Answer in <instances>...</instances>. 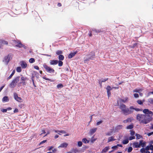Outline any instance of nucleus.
Wrapping results in <instances>:
<instances>
[{
  "label": "nucleus",
  "mask_w": 153,
  "mask_h": 153,
  "mask_svg": "<svg viewBox=\"0 0 153 153\" xmlns=\"http://www.w3.org/2000/svg\"><path fill=\"white\" fill-rule=\"evenodd\" d=\"M64 56L62 54H60L58 56V59L59 60L62 61L64 60Z\"/></svg>",
  "instance_id": "27"
},
{
  "label": "nucleus",
  "mask_w": 153,
  "mask_h": 153,
  "mask_svg": "<svg viewBox=\"0 0 153 153\" xmlns=\"http://www.w3.org/2000/svg\"><path fill=\"white\" fill-rule=\"evenodd\" d=\"M27 79V77L22 76L21 78V82L20 83L22 84L23 85H26L25 81Z\"/></svg>",
  "instance_id": "8"
},
{
  "label": "nucleus",
  "mask_w": 153,
  "mask_h": 153,
  "mask_svg": "<svg viewBox=\"0 0 153 153\" xmlns=\"http://www.w3.org/2000/svg\"><path fill=\"white\" fill-rule=\"evenodd\" d=\"M7 109H3L1 110V111L3 112H7Z\"/></svg>",
  "instance_id": "58"
},
{
  "label": "nucleus",
  "mask_w": 153,
  "mask_h": 153,
  "mask_svg": "<svg viewBox=\"0 0 153 153\" xmlns=\"http://www.w3.org/2000/svg\"><path fill=\"white\" fill-rule=\"evenodd\" d=\"M19 111L18 109L17 108H16L15 109L14 111H13L14 113H17Z\"/></svg>",
  "instance_id": "62"
},
{
  "label": "nucleus",
  "mask_w": 153,
  "mask_h": 153,
  "mask_svg": "<svg viewBox=\"0 0 153 153\" xmlns=\"http://www.w3.org/2000/svg\"><path fill=\"white\" fill-rule=\"evenodd\" d=\"M57 87L58 88H62L63 87V85L62 84H60L57 85Z\"/></svg>",
  "instance_id": "48"
},
{
  "label": "nucleus",
  "mask_w": 153,
  "mask_h": 153,
  "mask_svg": "<svg viewBox=\"0 0 153 153\" xmlns=\"http://www.w3.org/2000/svg\"><path fill=\"white\" fill-rule=\"evenodd\" d=\"M102 120H100V121H98L96 123V125L97 126H98L100 125V124L102 123Z\"/></svg>",
  "instance_id": "51"
},
{
  "label": "nucleus",
  "mask_w": 153,
  "mask_h": 153,
  "mask_svg": "<svg viewBox=\"0 0 153 153\" xmlns=\"http://www.w3.org/2000/svg\"><path fill=\"white\" fill-rule=\"evenodd\" d=\"M14 99L17 101L21 102L23 101L22 99L18 96L17 94L16 93H14Z\"/></svg>",
  "instance_id": "4"
},
{
  "label": "nucleus",
  "mask_w": 153,
  "mask_h": 153,
  "mask_svg": "<svg viewBox=\"0 0 153 153\" xmlns=\"http://www.w3.org/2000/svg\"><path fill=\"white\" fill-rule=\"evenodd\" d=\"M73 152L74 153H78L79 152V151L77 148H73Z\"/></svg>",
  "instance_id": "44"
},
{
  "label": "nucleus",
  "mask_w": 153,
  "mask_h": 153,
  "mask_svg": "<svg viewBox=\"0 0 153 153\" xmlns=\"http://www.w3.org/2000/svg\"><path fill=\"white\" fill-rule=\"evenodd\" d=\"M134 97L135 98H138L139 97L138 94L137 93L134 94Z\"/></svg>",
  "instance_id": "53"
},
{
  "label": "nucleus",
  "mask_w": 153,
  "mask_h": 153,
  "mask_svg": "<svg viewBox=\"0 0 153 153\" xmlns=\"http://www.w3.org/2000/svg\"><path fill=\"white\" fill-rule=\"evenodd\" d=\"M88 57L89 58L90 60H92L95 57V54L94 53H92L91 54H89L87 55Z\"/></svg>",
  "instance_id": "12"
},
{
  "label": "nucleus",
  "mask_w": 153,
  "mask_h": 153,
  "mask_svg": "<svg viewBox=\"0 0 153 153\" xmlns=\"http://www.w3.org/2000/svg\"><path fill=\"white\" fill-rule=\"evenodd\" d=\"M20 64L21 67L22 68H25L27 66V64L24 61H21Z\"/></svg>",
  "instance_id": "10"
},
{
  "label": "nucleus",
  "mask_w": 153,
  "mask_h": 153,
  "mask_svg": "<svg viewBox=\"0 0 153 153\" xmlns=\"http://www.w3.org/2000/svg\"><path fill=\"white\" fill-rule=\"evenodd\" d=\"M132 149H133L132 147H130L128 148L127 152L128 153L131 152L132 150Z\"/></svg>",
  "instance_id": "47"
},
{
  "label": "nucleus",
  "mask_w": 153,
  "mask_h": 153,
  "mask_svg": "<svg viewBox=\"0 0 153 153\" xmlns=\"http://www.w3.org/2000/svg\"><path fill=\"white\" fill-rule=\"evenodd\" d=\"M148 102L150 104H153V99L149 98L148 100Z\"/></svg>",
  "instance_id": "43"
},
{
  "label": "nucleus",
  "mask_w": 153,
  "mask_h": 153,
  "mask_svg": "<svg viewBox=\"0 0 153 153\" xmlns=\"http://www.w3.org/2000/svg\"><path fill=\"white\" fill-rule=\"evenodd\" d=\"M153 112L152 111H149H149H148L147 113V115L146 116H147V117H151L152 118V115Z\"/></svg>",
  "instance_id": "24"
},
{
  "label": "nucleus",
  "mask_w": 153,
  "mask_h": 153,
  "mask_svg": "<svg viewBox=\"0 0 153 153\" xmlns=\"http://www.w3.org/2000/svg\"><path fill=\"white\" fill-rule=\"evenodd\" d=\"M76 53V52H71L68 55V58L69 59L71 58L75 55Z\"/></svg>",
  "instance_id": "17"
},
{
  "label": "nucleus",
  "mask_w": 153,
  "mask_h": 153,
  "mask_svg": "<svg viewBox=\"0 0 153 153\" xmlns=\"http://www.w3.org/2000/svg\"><path fill=\"white\" fill-rule=\"evenodd\" d=\"M148 111H149V109H145L143 110V112L146 114H147Z\"/></svg>",
  "instance_id": "50"
},
{
  "label": "nucleus",
  "mask_w": 153,
  "mask_h": 153,
  "mask_svg": "<svg viewBox=\"0 0 153 153\" xmlns=\"http://www.w3.org/2000/svg\"><path fill=\"white\" fill-rule=\"evenodd\" d=\"M43 67L45 69L47 72L51 73L53 74L55 72V70L50 67L48 66L46 64H44L43 65Z\"/></svg>",
  "instance_id": "2"
},
{
  "label": "nucleus",
  "mask_w": 153,
  "mask_h": 153,
  "mask_svg": "<svg viewBox=\"0 0 153 153\" xmlns=\"http://www.w3.org/2000/svg\"><path fill=\"white\" fill-rule=\"evenodd\" d=\"M153 134V132H152L150 133H148L147 134V135L148 136H149Z\"/></svg>",
  "instance_id": "60"
},
{
  "label": "nucleus",
  "mask_w": 153,
  "mask_h": 153,
  "mask_svg": "<svg viewBox=\"0 0 153 153\" xmlns=\"http://www.w3.org/2000/svg\"><path fill=\"white\" fill-rule=\"evenodd\" d=\"M42 78L43 79H44L46 80H48L49 81H50L51 82H53L54 81V80H52L51 79L48 78L46 77L45 76L43 77Z\"/></svg>",
  "instance_id": "34"
},
{
  "label": "nucleus",
  "mask_w": 153,
  "mask_h": 153,
  "mask_svg": "<svg viewBox=\"0 0 153 153\" xmlns=\"http://www.w3.org/2000/svg\"><path fill=\"white\" fill-rule=\"evenodd\" d=\"M16 71L18 72H21L22 71L21 68L20 67H18L16 69Z\"/></svg>",
  "instance_id": "39"
},
{
  "label": "nucleus",
  "mask_w": 153,
  "mask_h": 153,
  "mask_svg": "<svg viewBox=\"0 0 153 153\" xmlns=\"http://www.w3.org/2000/svg\"><path fill=\"white\" fill-rule=\"evenodd\" d=\"M149 147H150V150H153V145H151Z\"/></svg>",
  "instance_id": "64"
},
{
  "label": "nucleus",
  "mask_w": 153,
  "mask_h": 153,
  "mask_svg": "<svg viewBox=\"0 0 153 153\" xmlns=\"http://www.w3.org/2000/svg\"><path fill=\"white\" fill-rule=\"evenodd\" d=\"M120 102H122L125 103V102H126V101H128V98L126 97L123 99H120Z\"/></svg>",
  "instance_id": "29"
},
{
  "label": "nucleus",
  "mask_w": 153,
  "mask_h": 153,
  "mask_svg": "<svg viewBox=\"0 0 153 153\" xmlns=\"http://www.w3.org/2000/svg\"><path fill=\"white\" fill-rule=\"evenodd\" d=\"M20 77L19 76L16 77L13 80V81L16 84L19 81Z\"/></svg>",
  "instance_id": "19"
},
{
  "label": "nucleus",
  "mask_w": 153,
  "mask_h": 153,
  "mask_svg": "<svg viewBox=\"0 0 153 153\" xmlns=\"http://www.w3.org/2000/svg\"><path fill=\"white\" fill-rule=\"evenodd\" d=\"M127 108L126 106L123 104H121L119 108L122 112L124 109Z\"/></svg>",
  "instance_id": "16"
},
{
  "label": "nucleus",
  "mask_w": 153,
  "mask_h": 153,
  "mask_svg": "<svg viewBox=\"0 0 153 153\" xmlns=\"http://www.w3.org/2000/svg\"><path fill=\"white\" fill-rule=\"evenodd\" d=\"M143 90V89H134L133 90V92H137L139 93V92L140 91H142Z\"/></svg>",
  "instance_id": "32"
},
{
  "label": "nucleus",
  "mask_w": 153,
  "mask_h": 153,
  "mask_svg": "<svg viewBox=\"0 0 153 153\" xmlns=\"http://www.w3.org/2000/svg\"><path fill=\"white\" fill-rule=\"evenodd\" d=\"M145 149V150H147V151L149 150V149H150L149 146H147Z\"/></svg>",
  "instance_id": "57"
},
{
  "label": "nucleus",
  "mask_w": 153,
  "mask_h": 153,
  "mask_svg": "<svg viewBox=\"0 0 153 153\" xmlns=\"http://www.w3.org/2000/svg\"><path fill=\"white\" fill-rule=\"evenodd\" d=\"M108 78H106V79H103V80H102L101 82H105L106 81H107L108 80Z\"/></svg>",
  "instance_id": "59"
},
{
  "label": "nucleus",
  "mask_w": 153,
  "mask_h": 153,
  "mask_svg": "<svg viewBox=\"0 0 153 153\" xmlns=\"http://www.w3.org/2000/svg\"><path fill=\"white\" fill-rule=\"evenodd\" d=\"M137 102L139 105H142L143 104V102L140 100H138L137 101Z\"/></svg>",
  "instance_id": "46"
},
{
  "label": "nucleus",
  "mask_w": 153,
  "mask_h": 153,
  "mask_svg": "<svg viewBox=\"0 0 153 153\" xmlns=\"http://www.w3.org/2000/svg\"><path fill=\"white\" fill-rule=\"evenodd\" d=\"M93 138L94 137H93L91 139V141L92 143H93L96 140V139H94Z\"/></svg>",
  "instance_id": "61"
},
{
  "label": "nucleus",
  "mask_w": 153,
  "mask_h": 153,
  "mask_svg": "<svg viewBox=\"0 0 153 153\" xmlns=\"http://www.w3.org/2000/svg\"><path fill=\"white\" fill-rule=\"evenodd\" d=\"M147 116L143 114H138L137 115V120L140 122V123L147 124L152 120V118L151 117H148Z\"/></svg>",
  "instance_id": "1"
},
{
  "label": "nucleus",
  "mask_w": 153,
  "mask_h": 153,
  "mask_svg": "<svg viewBox=\"0 0 153 153\" xmlns=\"http://www.w3.org/2000/svg\"><path fill=\"white\" fill-rule=\"evenodd\" d=\"M58 132L59 133H66V132L64 131H63V130H61V131H58Z\"/></svg>",
  "instance_id": "55"
},
{
  "label": "nucleus",
  "mask_w": 153,
  "mask_h": 153,
  "mask_svg": "<svg viewBox=\"0 0 153 153\" xmlns=\"http://www.w3.org/2000/svg\"><path fill=\"white\" fill-rule=\"evenodd\" d=\"M123 127V126L121 125H120L116 126L114 128L111 129V130H112V131H114V132H117L120 129H122Z\"/></svg>",
  "instance_id": "7"
},
{
  "label": "nucleus",
  "mask_w": 153,
  "mask_h": 153,
  "mask_svg": "<svg viewBox=\"0 0 153 153\" xmlns=\"http://www.w3.org/2000/svg\"><path fill=\"white\" fill-rule=\"evenodd\" d=\"M135 138V137L134 136H131L129 137V140H131L133 139H134Z\"/></svg>",
  "instance_id": "54"
},
{
  "label": "nucleus",
  "mask_w": 153,
  "mask_h": 153,
  "mask_svg": "<svg viewBox=\"0 0 153 153\" xmlns=\"http://www.w3.org/2000/svg\"><path fill=\"white\" fill-rule=\"evenodd\" d=\"M129 142L128 139L124 140L123 141V143L124 144H126L128 143Z\"/></svg>",
  "instance_id": "40"
},
{
  "label": "nucleus",
  "mask_w": 153,
  "mask_h": 153,
  "mask_svg": "<svg viewBox=\"0 0 153 153\" xmlns=\"http://www.w3.org/2000/svg\"><path fill=\"white\" fill-rule=\"evenodd\" d=\"M58 66L59 67L62 66L63 64V63L62 61L59 60L58 61Z\"/></svg>",
  "instance_id": "41"
},
{
  "label": "nucleus",
  "mask_w": 153,
  "mask_h": 153,
  "mask_svg": "<svg viewBox=\"0 0 153 153\" xmlns=\"http://www.w3.org/2000/svg\"><path fill=\"white\" fill-rule=\"evenodd\" d=\"M15 72V70H13V71L12 74L10 75L8 77H7V79L8 80V79H10L12 77V76H13V75L14 74Z\"/></svg>",
  "instance_id": "30"
},
{
  "label": "nucleus",
  "mask_w": 153,
  "mask_h": 153,
  "mask_svg": "<svg viewBox=\"0 0 153 153\" xmlns=\"http://www.w3.org/2000/svg\"><path fill=\"white\" fill-rule=\"evenodd\" d=\"M97 129V128H94L91 129L89 131V134L91 135L93 134L96 131Z\"/></svg>",
  "instance_id": "14"
},
{
  "label": "nucleus",
  "mask_w": 153,
  "mask_h": 153,
  "mask_svg": "<svg viewBox=\"0 0 153 153\" xmlns=\"http://www.w3.org/2000/svg\"><path fill=\"white\" fill-rule=\"evenodd\" d=\"M135 132L133 131H131L130 134L132 136H133Z\"/></svg>",
  "instance_id": "56"
},
{
  "label": "nucleus",
  "mask_w": 153,
  "mask_h": 153,
  "mask_svg": "<svg viewBox=\"0 0 153 153\" xmlns=\"http://www.w3.org/2000/svg\"><path fill=\"white\" fill-rule=\"evenodd\" d=\"M90 60V59L88 57V58H85V59L84 60V63H88V62H87L89 61Z\"/></svg>",
  "instance_id": "35"
},
{
  "label": "nucleus",
  "mask_w": 153,
  "mask_h": 153,
  "mask_svg": "<svg viewBox=\"0 0 153 153\" xmlns=\"http://www.w3.org/2000/svg\"><path fill=\"white\" fill-rule=\"evenodd\" d=\"M58 63V60H51L50 61V63L51 65H56Z\"/></svg>",
  "instance_id": "13"
},
{
  "label": "nucleus",
  "mask_w": 153,
  "mask_h": 153,
  "mask_svg": "<svg viewBox=\"0 0 153 153\" xmlns=\"http://www.w3.org/2000/svg\"><path fill=\"white\" fill-rule=\"evenodd\" d=\"M116 140L115 139H114V137L111 136L109 137L108 138V142H109L112 141H114Z\"/></svg>",
  "instance_id": "22"
},
{
  "label": "nucleus",
  "mask_w": 153,
  "mask_h": 153,
  "mask_svg": "<svg viewBox=\"0 0 153 153\" xmlns=\"http://www.w3.org/2000/svg\"><path fill=\"white\" fill-rule=\"evenodd\" d=\"M133 112V110H131L128 108H126L124 109L122 111V113L125 115H127L132 113Z\"/></svg>",
  "instance_id": "3"
},
{
  "label": "nucleus",
  "mask_w": 153,
  "mask_h": 153,
  "mask_svg": "<svg viewBox=\"0 0 153 153\" xmlns=\"http://www.w3.org/2000/svg\"><path fill=\"white\" fill-rule=\"evenodd\" d=\"M2 101L4 102H7L9 101V99L8 97L7 96L4 97Z\"/></svg>",
  "instance_id": "33"
},
{
  "label": "nucleus",
  "mask_w": 153,
  "mask_h": 153,
  "mask_svg": "<svg viewBox=\"0 0 153 153\" xmlns=\"http://www.w3.org/2000/svg\"><path fill=\"white\" fill-rule=\"evenodd\" d=\"M8 44V43L7 41L4 40L0 39V48H1V47L3 46L4 45H7Z\"/></svg>",
  "instance_id": "9"
},
{
  "label": "nucleus",
  "mask_w": 153,
  "mask_h": 153,
  "mask_svg": "<svg viewBox=\"0 0 153 153\" xmlns=\"http://www.w3.org/2000/svg\"><path fill=\"white\" fill-rule=\"evenodd\" d=\"M135 136L136 137V139H139L142 137V136L141 135L139 134H136Z\"/></svg>",
  "instance_id": "45"
},
{
  "label": "nucleus",
  "mask_w": 153,
  "mask_h": 153,
  "mask_svg": "<svg viewBox=\"0 0 153 153\" xmlns=\"http://www.w3.org/2000/svg\"><path fill=\"white\" fill-rule=\"evenodd\" d=\"M133 128V125H131L127 126L126 129H131Z\"/></svg>",
  "instance_id": "38"
},
{
  "label": "nucleus",
  "mask_w": 153,
  "mask_h": 153,
  "mask_svg": "<svg viewBox=\"0 0 153 153\" xmlns=\"http://www.w3.org/2000/svg\"><path fill=\"white\" fill-rule=\"evenodd\" d=\"M140 152H141V153H145V148H142L140 149Z\"/></svg>",
  "instance_id": "52"
},
{
  "label": "nucleus",
  "mask_w": 153,
  "mask_h": 153,
  "mask_svg": "<svg viewBox=\"0 0 153 153\" xmlns=\"http://www.w3.org/2000/svg\"><path fill=\"white\" fill-rule=\"evenodd\" d=\"M11 56V55L9 54L7 56L4 57V61L6 62L7 64L9 62Z\"/></svg>",
  "instance_id": "11"
},
{
  "label": "nucleus",
  "mask_w": 153,
  "mask_h": 153,
  "mask_svg": "<svg viewBox=\"0 0 153 153\" xmlns=\"http://www.w3.org/2000/svg\"><path fill=\"white\" fill-rule=\"evenodd\" d=\"M92 31L94 34H96V33H98L102 31L101 30H97L96 29H94L92 30Z\"/></svg>",
  "instance_id": "21"
},
{
  "label": "nucleus",
  "mask_w": 153,
  "mask_h": 153,
  "mask_svg": "<svg viewBox=\"0 0 153 153\" xmlns=\"http://www.w3.org/2000/svg\"><path fill=\"white\" fill-rule=\"evenodd\" d=\"M132 121V119L130 118H128L126 120L123 121L124 123H127L131 122Z\"/></svg>",
  "instance_id": "23"
},
{
  "label": "nucleus",
  "mask_w": 153,
  "mask_h": 153,
  "mask_svg": "<svg viewBox=\"0 0 153 153\" xmlns=\"http://www.w3.org/2000/svg\"><path fill=\"white\" fill-rule=\"evenodd\" d=\"M16 84L13 80L10 83L9 85V86L10 88H14L16 85Z\"/></svg>",
  "instance_id": "20"
},
{
  "label": "nucleus",
  "mask_w": 153,
  "mask_h": 153,
  "mask_svg": "<svg viewBox=\"0 0 153 153\" xmlns=\"http://www.w3.org/2000/svg\"><path fill=\"white\" fill-rule=\"evenodd\" d=\"M13 41V43L16 46L20 48H21L22 43L20 41L18 40L17 41L15 40H14Z\"/></svg>",
  "instance_id": "5"
},
{
  "label": "nucleus",
  "mask_w": 153,
  "mask_h": 153,
  "mask_svg": "<svg viewBox=\"0 0 153 153\" xmlns=\"http://www.w3.org/2000/svg\"><path fill=\"white\" fill-rule=\"evenodd\" d=\"M35 62V60L33 58H31L29 60V62L30 63H33Z\"/></svg>",
  "instance_id": "36"
},
{
  "label": "nucleus",
  "mask_w": 153,
  "mask_h": 153,
  "mask_svg": "<svg viewBox=\"0 0 153 153\" xmlns=\"http://www.w3.org/2000/svg\"><path fill=\"white\" fill-rule=\"evenodd\" d=\"M112 88H111L110 86L108 85L106 88L107 90V94L108 96V98L111 95V91L112 90Z\"/></svg>",
  "instance_id": "6"
},
{
  "label": "nucleus",
  "mask_w": 153,
  "mask_h": 153,
  "mask_svg": "<svg viewBox=\"0 0 153 153\" xmlns=\"http://www.w3.org/2000/svg\"><path fill=\"white\" fill-rule=\"evenodd\" d=\"M63 53V52L62 51L60 50H58L56 52V53L58 55H59Z\"/></svg>",
  "instance_id": "37"
},
{
  "label": "nucleus",
  "mask_w": 153,
  "mask_h": 153,
  "mask_svg": "<svg viewBox=\"0 0 153 153\" xmlns=\"http://www.w3.org/2000/svg\"><path fill=\"white\" fill-rule=\"evenodd\" d=\"M82 142L79 141L78 142V146L79 147H81L82 145Z\"/></svg>",
  "instance_id": "49"
},
{
  "label": "nucleus",
  "mask_w": 153,
  "mask_h": 153,
  "mask_svg": "<svg viewBox=\"0 0 153 153\" xmlns=\"http://www.w3.org/2000/svg\"><path fill=\"white\" fill-rule=\"evenodd\" d=\"M130 109L131 110H135L136 111H141L142 110H141L139 108H134L133 106H131L130 108Z\"/></svg>",
  "instance_id": "25"
},
{
  "label": "nucleus",
  "mask_w": 153,
  "mask_h": 153,
  "mask_svg": "<svg viewBox=\"0 0 153 153\" xmlns=\"http://www.w3.org/2000/svg\"><path fill=\"white\" fill-rule=\"evenodd\" d=\"M134 147L135 148H140V143H138V142L135 143H134Z\"/></svg>",
  "instance_id": "31"
},
{
  "label": "nucleus",
  "mask_w": 153,
  "mask_h": 153,
  "mask_svg": "<svg viewBox=\"0 0 153 153\" xmlns=\"http://www.w3.org/2000/svg\"><path fill=\"white\" fill-rule=\"evenodd\" d=\"M114 132V131H112V130H111V131L110 132H108L106 134V136H110L111 135V134L112 133V132Z\"/></svg>",
  "instance_id": "42"
},
{
  "label": "nucleus",
  "mask_w": 153,
  "mask_h": 153,
  "mask_svg": "<svg viewBox=\"0 0 153 153\" xmlns=\"http://www.w3.org/2000/svg\"><path fill=\"white\" fill-rule=\"evenodd\" d=\"M68 144L66 143H62L58 147V148H66L68 146Z\"/></svg>",
  "instance_id": "15"
},
{
  "label": "nucleus",
  "mask_w": 153,
  "mask_h": 153,
  "mask_svg": "<svg viewBox=\"0 0 153 153\" xmlns=\"http://www.w3.org/2000/svg\"><path fill=\"white\" fill-rule=\"evenodd\" d=\"M82 141L85 143H88L89 142V140H87L86 138H84L82 140Z\"/></svg>",
  "instance_id": "28"
},
{
  "label": "nucleus",
  "mask_w": 153,
  "mask_h": 153,
  "mask_svg": "<svg viewBox=\"0 0 153 153\" xmlns=\"http://www.w3.org/2000/svg\"><path fill=\"white\" fill-rule=\"evenodd\" d=\"M140 146H141L142 147H144L145 146L146 142L143 141V140H140Z\"/></svg>",
  "instance_id": "18"
},
{
  "label": "nucleus",
  "mask_w": 153,
  "mask_h": 153,
  "mask_svg": "<svg viewBox=\"0 0 153 153\" xmlns=\"http://www.w3.org/2000/svg\"><path fill=\"white\" fill-rule=\"evenodd\" d=\"M109 147H105L102 151V153H104L106 152L109 149Z\"/></svg>",
  "instance_id": "26"
},
{
  "label": "nucleus",
  "mask_w": 153,
  "mask_h": 153,
  "mask_svg": "<svg viewBox=\"0 0 153 153\" xmlns=\"http://www.w3.org/2000/svg\"><path fill=\"white\" fill-rule=\"evenodd\" d=\"M34 68L36 70H39V67L37 66H34Z\"/></svg>",
  "instance_id": "63"
}]
</instances>
